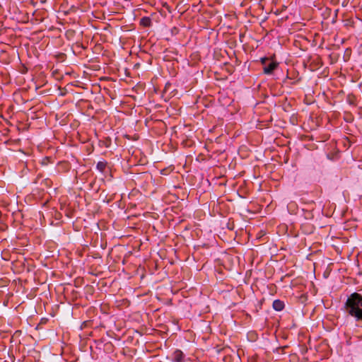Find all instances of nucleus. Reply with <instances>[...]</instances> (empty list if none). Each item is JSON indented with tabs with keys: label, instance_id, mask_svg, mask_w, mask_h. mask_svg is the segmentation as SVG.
Masks as SVG:
<instances>
[{
	"label": "nucleus",
	"instance_id": "f257e3e1",
	"mask_svg": "<svg viewBox=\"0 0 362 362\" xmlns=\"http://www.w3.org/2000/svg\"><path fill=\"white\" fill-rule=\"evenodd\" d=\"M344 309L348 316L354 318L358 326H362V294L355 292L349 296Z\"/></svg>",
	"mask_w": 362,
	"mask_h": 362
},
{
	"label": "nucleus",
	"instance_id": "f03ea898",
	"mask_svg": "<svg viewBox=\"0 0 362 362\" xmlns=\"http://www.w3.org/2000/svg\"><path fill=\"white\" fill-rule=\"evenodd\" d=\"M261 63L263 65V68H276L279 63L275 61L273 58L263 57L261 59Z\"/></svg>",
	"mask_w": 362,
	"mask_h": 362
},
{
	"label": "nucleus",
	"instance_id": "7ed1b4c3",
	"mask_svg": "<svg viewBox=\"0 0 362 362\" xmlns=\"http://www.w3.org/2000/svg\"><path fill=\"white\" fill-rule=\"evenodd\" d=\"M172 357L173 362H183L185 356L180 350H176L173 352Z\"/></svg>",
	"mask_w": 362,
	"mask_h": 362
},
{
	"label": "nucleus",
	"instance_id": "20e7f679",
	"mask_svg": "<svg viewBox=\"0 0 362 362\" xmlns=\"http://www.w3.org/2000/svg\"><path fill=\"white\" fill-rule=\"evenodd\" d=\"M273 308L276 311H281L284 308V303L280 300H275L273 302Z\"/></svg>",
	"mask_w": 362,
	"mask_h": 362
},
{
	"label": "nucleus",
	"instance_id": "39448f33",
	"mask_svg": "<svg viewBox=\"0 0 362 362\" xmlns=\"http://www.w3.org/2000/svg\"><path fill=\"white\" fill-rule=\"evenodd\" d=\"M54 59L57 63L63 62L66 60V55L64 53H58L54 56Z\"/></svg>",
	"mask_w": 362,
	"mask_h": 362
},
{
	"label": "nucleus",
	"instance_id": "423d86ee",
	"mask_svg": "<svg viewBox=\"0 0 362 362\" xmlns=\"http://www.w3.org/2000/svg\"><path fill=\"white\" fill-rule=\"evenodd\" d=\"M140 23L145 27H148L151 24V21L148 17H144L141 19Z\"/></svg>",
	"mask_w": 362,
	"mask_h": 362
},
{
	"label": "nucleus",
	"instance_id": "0eeeda50",
	"mask_svg": "<svg viewBox=\"0 0 362 362\" xmlns=\"http://www.w3.org/2000/svg\"><path fill=\"white\" fill-rule=\"evenodd\" d=\"M97 169L99 170L100 172H103L106 167V163L104 161H99L97 163Z\"/></svg>",
	"mask_w": 362,
	"mask_h": 362
},
{
	"label": "nucleus",
	"instance_id": "6e6552de",
	"mask_svg": "<svg viewBox=\"0 0 362 362\" xmlns=\"http://www.w3.org/2000/svg\"><path fill=\"white\" fill-rule=\"evenodd\" d=\"M274 69H264V73L267 75H271L273 73Z\"/></svg>",
	"mask_w": 362,
	"mask_h": 362
},
{
	"label": "nucleus",
	"instance_id": "1a4fd4ad",
	"mask_svg": "<svg viewBox=\"0 0 362 362\" xmlns=\"http://www.w3.org/2000/svg\"><path fill=\"white\" fill-rule=\"evenodd\" d=\"M290 70L293 71L294 69H287V76H290V74H290V71H289Z\"/></svg>",
	"mask_w": 362,
	"mask_h": 362
},
{
	"label": "nucleus",
	"instance_id": "9d476101",
	"mask_svg": "<svg viewBox=\"0 0 362 362\" xmlns=\"http://www.w3.org/2000/svg\"><path fill=\"white\" fill-rule=\"evenodd\" d=\"M57 73V70L56 69L55 71H54L52 72V75H53L54 76H56Z\"/></svg>",
	"mask_w": 362,
	"mask_h": 362
},
{
	"label": "nucleus",
	"instance_id": "9b49d317",
	"mask_svg": "<svg viewBox=\"0 0 362 362\" xmlns=\"http://www.w3.org/2000/svg\"><path fill=\"white\" fill-rule=\"evenodd\" d=\"M138 65H139L138 64H135L134 68H136V66H137Z\"/></svg>",
	"mask_w": 362,
	"mask_h": 362
}]
</instances>
